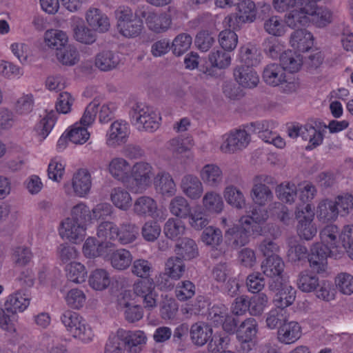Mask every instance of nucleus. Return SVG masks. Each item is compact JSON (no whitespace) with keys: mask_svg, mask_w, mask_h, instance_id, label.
Listing matches in <instances>:
<instances>
[{"mask_svg":"<svg viewBox=\"0 0 353 353\" xmlns=\"http://www.w3.org/2000/svg\"><path fill=\"white\" fill-rule=\"evenodd\" d=\"M138 280L133 284L132 294L130 291H124L118 297V305L121 308L138 309L139 299L143 301L145 307L156 306V299L152 290L154 288V282L152 279H143Z\"/></svg>","mask_w":353,"mask_h":353,"instance_id":"f257e3e1","label":"nucleus"},{"mask_svg":"<svg viewBox=\"0 0 353 353\" xmlns=\"http://www.w3.org/2000/svg\"><path fill=\"white\" fill-rule=\"evenodd\" d=\"M129 175L126 187L132 193L138 194L145 192L152 185L156 174L151 163L140 161L131 166Z\"/></svg>","mask_w":353,"mask_h":353,"instance_id":"f03ea898","label":"nucleus"},{"mask_svg":"<svg viewBox=\"0 0 353 353\" xmlns=\"http://www.w3.org/2000/svg\"><path fill=\"white\" fill-rule=\"evenodd\" d=\"M130 115L132 123L139 130L150 132L159 128L161 119L157 111L143 103L134 104L130 112Z\"/></svg>","mask_w":353,"mask_h":353,"instance_id":"7ed1b4c3","label":"nucleus"},{"mask_svg":"<svg viewBox=\"0 0 353 353\" xmlns=\"http://www.w3.org/2000/svg\"><path fill=\"white\" fill-rule=\"evenodd\" d=\"M130 134L129 123L123 119L112 122L105 134V143L108 147L116 148L125 144Z\"/></svg>","mask_w":353,"mask_h":353,"instance_id":"20e7f679","label":"nucleus"},{"mask_svg":"<svg viewBox=\"0 0 353 353\" xmlns=\"http://www.w3.org/2000/svg\"><path fill=\"white\" fill-rule=\"evenodd\" d=\"M334 251L325 245L316 243L312 245L307 254L310 268L318 274H323L327 270V257L334 254Z\"/></svg>","mask_w":353,"mask_h":353,"instance_id":"39448f33","label":"nucleus"},{"mask_svg":"<svg viewBox=\"0 0 353 353\" xmlns=\"http://www.w3.org/2000/svg\"><path fill=\"white\" fill-rule=\"evenodd\" d=\"M185 270V263L180 257H170L165 262L164 272L159 274L158 282L163 288L172 287L170 279L175 281L180 279Z\"/></svg>","mask_w":353,"mask_h":353,"instance_id":"423d86ee","label":"nucleus"},{"mask_svg":"<svg viewBox=\"0 0 353 353\" xmlns=\"http://www.w3.org/2000/svg\"><path fill=\"white\" fill-rule=\"evenodd\" d=\"M220 149L225 153H234L245 148L250 142V136L245 130H235L223 137Z\"/></svg>","mask_w":353,"mask_h":353,"instance_id":"0eeeda50","label":"nucleus"},{"mask_svg":"<svg viewBox=\"0 0 353 353\" xmlns=\"http://www.w3.org/2000/svg\"><path fill=\"white\" fill-rule=\"evenodd\" d=\"M86 229L85 223L66 218L61 223L59 235L71 243H79L85 237Z\"/></svg>","mask_w":353,"mask_h":353,"instance_id":"6e6552de","label":"nucleus"},{"mask_svg":"<svg viewBox=\"0 0 353 353\" xmlns=\"http://www.w3.org/2000/svg\"><path fill=\"white\" fill-rule=\"evenodd\" d=\"M259 182H255L251 190L250 195L253 202L259 205H266L273 199V193L268 186L263 183H272V178L266 175L257 177Z\"/></svg>","mask_w":353,"mask_h":353,"instance_id":"1a4fd4ad","label":"nucleus"},{"mask_svg":"<svg viewBox=\"0 0 353 353\" xmlns=\"http://www.w3.org/2000/svg\"><path fill=\"white\" fill-rule=\"evenodd\" d=\"M242 312L243 310L236 312L234 310H212L209 316L214 323L221 325L225 332L233 333L236 327L238 316L241 315Z\"/></svg>","mask_w":353,"mask_h":353,"instance_id":"9d476101","label":"nucleus"},{"mask_svg":"<svg viewBox=\"0 0 353 353\" xmlns=\"http://www.w3.org/2000/svg\"><path fill=\"white\" fill-rule=\"evenodd\" d=\"M121 61V59L118 52L104 50L95 55L94 65L101 72H110L119 68Z\"/></svg>","mask_w":353,"mask_h":353,"instance_id":"9b49d317","label":"nucleus"},{"mask_svg":"<svg viewBox=\"0 0 353 353\" xmlns=\"http://www.w3.org/2000/svg\"><path fill=\"white\" fill-rule=\"evenodd\" d=\"M302 334V327L298 322L285 321L278 330L277 339L281 343L290 345L299 340Z\"/></svg>","mask_w":353,"mask_h":353,"instance_id":"f8f14e48","label":"nucleus"},{"mask_svg":"<svg viewBox=\"0 0 353 353\" xmlns=\"http://www.w3.org/2000/svg\"><path fill=\"white\" fill-rule=\"evenodd\" d=\"M85 19L88 26L95 32L103 33L110 28L108 17L97 8L90 7L85 13Z\"/></svg>","mask_w":353,"mask_h":353,"instance_id":"ddd939ff","label":"nucleus"},{"mask_svg":"<svg viewBox=\"0 0 353 353\" xmlns=\"http://www.w3.org/2000/svg\"><path fill=\"white\" fill-rule=\"evenodd\" d=\"M234 78L242 88L252 89L259 83V77L252 67L239 65L234 69Z\"/></svg>","mask_w":353,"mask_h":353,"instance_id":"4468645a","label":"nucleus"},{"mask_svg":"<svg viewBox=\"0 0 353 353\" xmlns=\"http://www.w3.org/2000/svg\"><path fill=\"white\" fill-rule=\"evenodd\" d=\"M130 169V163L125 159L120 157H113L108 165V171L110 174L125 185L129 181Z\"/></svg>","mask_w":353,"mask_h":353,"instance_id":"2eb2a0df","label":"nucleus"},{"mask_svg":"<svg viewBox=\"0 0 353 353\" xmlns=\"http://www.w3.org/2000/svg\"><path fill=\"white\" fill-rule=\"evenodd\" d=\"M156 191L165 197H172L176 193V183L169 172H157L152 181Z\"/></svg>","mask_w":353,"mask_h":353,"instance_id":"dca6fc26","label":"nucleus"},{"mask_svg":"<svg viewBox=\"0 0 353 353\" xmlns=\"http://www.w3.org/2000/svg\"><path fill=\"white\" fill-rule=\"evenodd\" d=\"M143 17L148 29L155 33L165 32L171 27L172 19L168 13L148 12Z\"/></svg>","mask_w":353,"mask_h":353,"instance_id":"f3484780","label":"nucleus"},{"mask_svg":"<svg viewBox=\"0 0 353 353\" xmlns=\"http://www.w3.org/2000/svg\"><path fill=\"white\" fill-rule=\"evenodd\" d=\"M180 187L182 192L192 200L199 199L203 193V185L201 181L194 174L183 176Z\"/></svg>","mask_w":353,"mask_h":353,"instance_id":"a211bd4d","label":"nucleus"},{"mask_svg":"<svg viewBox=\"0 0 353 353\" xmlns=\"http://www.w3.org/2000/svg\"><path fill=\"white\" fill-rule=\"evenodd\" d=\"M123 337L128 353H141L147 342V336L141 330L133 332H119Z\"/></svg>","mask_w":353,"mask_h":353,"instance_id":"6ab92c4d","label":"nucleus"},{"mask_svg":"<svg viewBox=\"0 0 353 353\" xmlns=\"http://www.w3.org/2000/svg\"><path fill=\"white\" fill-rule=\"evenodd\" d=\"M213 330L207 323L199 321L193 323L190 329L192 343L197 347H203L212 339Z\"/></svg>","mask_w":353,"mask_h":353,"instance_id":"aec40b11","label":"nucleus"},{"mask_svg":"<svg viewBox=\"0 0 353 353\" xmlns=\"http://www.w3.org/2000/svg\"><path fill=\"white\" fill-rule=\"evenodd\" d=\"M72 186L74 195L85 197L92 186L91 175L88 170L84 168L78 170L72 176Z\"/></svg>","mask_w":353,"mask_h":353,"instance_id":"412c9836","label":"nucleus"},{"mask_svg":"<svg viewBox=\"0 0 353 353\" xmlns=\"http://www.w3.org/2000/svg\"><path fill=\"white\" fill-rule=\"evenodd\" d=\"M134 214L139 216H157L158 205L157 201L149 196H141L137 198L133 205Z\"/></svg>","mask_w":353,"mask_h":353,"instance_id":"4be33fe9","label":"nucleus"},{"mask_svg":"<svg viewBox=\"0 0 353 353\" xmlns=\"http://www.w3.org/2000/svg\"><path fill=\"white\" fill-rule=\"evenodd\" d=\"M200 177L207 186L217 188L222 183L223 172L216 164L208 163L201 168Z\"/></svg>","mask_w":353,"mask_h":353,"instance_id":"5701e85b","label":"nucleus"},{"mask_svg":"<svg viewBox=\"0 0 353 353\" xmlns=\"http://www.w3.org/2000/svg\"><path fill=\"white\" fill-rule=\"evenodd\" d=\"M261 270L268 277L272 279L282 278L285 263L279 256L265 258L261 263Z\"/></svg>","mask_w":353,"mask_h":353,"instance_id":"b1692460","label":"nucleus"},{"mask_svg":"<svg viewBox=\"0 0 353 353\" xmlns=\"http://www.w3.org/2000/svg\"><path fill=\"white\" fill-rule=\"evenodd\" d=\"M299 9L292 10L285 16V23L291 28H294L299 26H304L310 23V17L307 13V10H305L308 3L307 1L299 0Z\"/></svg>","mask_w":353,"mask_h":353,"instance_id":"393cba45","label":"nucleus"},{"mask_svg":"<svg viewBox=\"0 0 353 353\" xmlns=\"http://www.w3.org/2000/svg\"><path fill=\"white\" fill-rule=\"evenodd\" d=\"M290 43L294 50L306 52L313 46V36L305 29H299L291 34Z\"/></svg>","mask_w":353,"mask_h":353,"instance_id":"a878e982","label":"nucleus"},{"mask_svg":"<svg viewBox=\"0 0 353 353\" xmlns=\"http://www.w3.org/2000/svg\"><path fill=\"white\" fill-rule=\"evenodd\" d=\"M336 210L333 200L329 199L321 200L316 208L319 221L324 223L336 221L339 216V211Z\"/></svg>","mask_w":353,"mask_h":353,"instance_id":"bb28decb","label":"nucleus"},{"mask_svg":"<svg viewBox=\"0 0 353 353\" xmlns=\"http://www.w3.org/2000/svg\"><path fill=\"white\" fill-rule=\"evenodd\" d=\"M250 236L245 229L240 228L238 225H233L225 233L227 243L235 249L246 245L249 242Z\"/></svg>","mask_w":353,"mask_h":353,"instance_id":"cd10ccee","label":"nucleus"},{"mask_svg":"<svg viewBox=\"0 0 353 353\" xmlns=\"http://www.w3.org/2000/svg\"><path fill=\"white\" fill-rule=\"evenodd\" d=\"M88 283L92 289L96 291H103L107 289L111 283L110 274L105 269L97 268L90 272Z\"/></svg>","mask_w":353,"mask_h":353,"instance_id":"c85d7f7f","label":"nucleus"},{"mask_svg":"<svg viewBox=\"0 0 353 353\" xmlns=\"http://www.w3.org/2000/svg\"><path fill=\"white\" fill-rule=\"evenodd\" d=\"M108 261L114 269L125 270L132 264V255L129 250L119 248L110 254Z\"/></svg>","mask_w":353,"mask_h":353,"instance_id":"c756f323","label":"nucleus"},{"mask_svg":"<svg viewBox=\"0 0 353 353\" xmlns=\"http://www.w3.org/2000/svg\"><path fill=\"white\" fill-rule=\"evenodd\" d=\"M119 226L112 221H101L97 228V236L101 243H109V248L112 246L111 241H117L118 238Z\"/></svg>","mask_w":353,"mask_h":353,"instance_id":"7c9ffc66","label":"nucleus"},{"mask_svg":"<svg viewBox=\"0 0 353 353\" xmlns=\"http://www.w3.org/2000/svg\"><path fill=\"white\" fill-rule=\"evenodd\" d=\"M223 197L228 205L232 208L241 210L246 205V199L240 189L234 185H227L223 192Z\"/></svg>","mask_w":353,"mask_h":353,"instance_id":"2f4dec72","label":"nucleus"},{"mask_svg":"<svg viewBox=\"0 0 353 353\" xmlns=\"http://www.w3.org/2000/svg\"><path fill=\"white\" fill-rule=\"evenodd\" d=\"M286 75L284 69L277 63L266 65L263 72V79L269 85L279 86Z\"/></svg>","mask_w":353,"mask_h":353,"instance_id":"473e14b6","label":"nucleus"},{"mask_svg":"<svg viewBox=\"0 0 353 353\" xmlns=\"http://www.w3.org/2000/svg\"><path fill=\"white\" fill-rule=\"evenodd\" d=\"M258 332V324L254 319L249 318L244 321L236 331V337L243 343L252 341Z\"/></svg>","mask_w":353,"mask_h":353,"instance_id":"72a5a7b5","label":"nucleus"},{"mask_svg":"<svg viewBox=\"0 0 353 353\" xmlns=\"http://www.w3.org/2000/svg\"><path fill=\"white\" fill-rule=\"evenodd\" d=\"M299 134L303 140L308 141V145L305 147L306 150H312L322 143V133L312 125L301 126Z\"/></svg>","mask_w":353,"mask_h":353,"instance_id":"f704fd0d","label":"nucleus"},{"mask_svg":"<svg viewBox=\"0 0 353 353\" xmlns=\"http://www.w3.org/2000/svg\"><path fill=\"white\" fill-rule=\"evenodd\" d=\"M168 209L172 215L180 219H186L191 211L189 202L181 195L175 196L170 200Z\"/></svg>","mask_w":353,"mask_h":353,"instance_id":"c9c22d12","label":"nucleus"},{"mask_svg":"<svg viewBox=\"0 0 353 353\" xmlns=\"http://www.w3.org/2000/svg\"><path fill=\"white\" fill-rule=\"evenodd\" d=\"M204 209L210 213L219 214L224 208V203L220 194L211 190L205 193L202 199Z\"/></svg>","mask_w":353,"mask_h":353,"instance_id":"e433bc0d","label":"nucleus"},{"mask_svg":"<svg viewBox=\"0 0 353 353\" xmlns=\"http://www.w3.org/2000/svg\"><path fill=\"white\" fill-rule=\"evenodd\" d=\"M261 57L260 50L252 44L248 43L239 50V59L245 66L257 65L261 61Z\"/></svg>","mask_w":353,"mask_h":353,"instance_id":"4c0bfd02","label":"nucleus"},{"mask_svg":"<svg viewBox=\"0 0 353 353\" xmlns=\"http://www.w3.org/2000/svg\"><path fill=\"white\" fill-rule=\"evenodd\" d=\"M139 236V228L131 222H123L119 226L117 241L121 245L133 243Z\"/></svg>","mask_w":353,"mask_h":353,"instance_id":"58836bf2","label":"nucleus"},{"mask_svg":"<svg viewBox=\"0 0 353 353\" xmlns=\"http://www.w3.org/2000/svg\"><path fill=\"white\" fill-rule=\"evenodd\" d=\"M280 65L285 70L291 73L298 72L303 65V59L301 54L292 50L283 52L280 56Z\"/></svg>","mask_w":353,"mask_h":353,"instance_id":"ea45409f","label":"nucleus"},{"mask_svg":"<svg viewBox=\"0 0 353 353\" xmlns=\"http://www.w3.org/2000/svg\"><path fill=\"white\" fill-rule=\"evenodd\" d=\"M30 301V295L19 290L7 296L4 306L5 309H27Z\"/></svg>","mask_w":353,"mask_h":353,"instance_id":"a19ab883","label":"nucleus"},{"mask_svg":"<svg viewBox=\"0 0 353 353\" xmlns=\"http://www.w3.org/2000/svg\"><path fill=\"white\" fill-rule=\"evenodd\" d=\"M109 243H96L94 237H89L86 239L83 246V252L86 257L95 258L97 256H105L106 250L109 248Z\"/></svg>","mask_w":353,"mask_h":353,"instance_id":"79ce46f5","label":"nucleus"},{"mask_svg":"<svg viewBox=\"0 0 353 353\" xmlns=\"http://www.w3.org/2000/svg\"><path fill=\"white\" fill-rule=\"evenodd\" d=\"M285 19L283 20L281 17L274 15L265 20L263 23L264 30L267 33L274 37H282L287 31Z\"/></svg>","mask_w":353,"mask_h":353,"instance_id":"37998d69","label":"nucleus"},{"mask_svg":"<svg viewBox=\"0 0 353 353\" xmlns=\"http://www.w3.org/2000/svg\"><path fill=\"white\" fill-rule=\"evenodd\" d=\"M339 231L336 225L330 224L326 225L320 232L321 243L323 245H325L331 250L337 248L339 243Z\"/></svg>","mask_w":353,"mask_h":353,"instance_id":"c03bdc74","label":"nucleus"},{"mask_svg":"<svg viewBox=\"0 0 353 353\" xmlns=\"http://www.w3.org/2000/svg\"><path fill=\"white\" fill-rule=\"evenodd\" d=\"M56 56L60 63L68 66L76 65L80 60L78 50L72 45L67 46L57 51Z\"/></svg>","mask_w":353,"mask_h":353,"instance_id":"a18cd8bd","label":"nucleus"},{"mask_svg":"<svg viewBox=\"0 0 353 353\" xmlns=\"http://www.w3.org/2000/svg\"><path fill=\"white\" fill-rule=\"evenodd\" d=\"M110 200L115 207L123 210H127L132 203V197L126 190L118 187L112 190Z\"/></svg>","mask_w":353,"mask_h":353,"instance_id":"49530a36","label":"nucleus"},{"mask_svg":"<svg viewBox=\"0 0 353 353\" xmlns=\"http://www.w3.org/2000/svg\"><path fill=\"white\" fill-rule=\"evenodd\" d=\"M185 231L184 223L176 218H169L163 227V233L170 239L175 240L182 236Z\"/></svg>","mask_w":353,"mask_h":353,"instance_id":"de8ad7c7","label":"nucleus"},{"mask_svg":"<svg viewBox=\"0 0 353 353\" xmlns=\"http://www.w3.org/2000/svg\"><path fill=\"white\" fill-rule=\"evenodd\" d=\"M68 279L74 283H81L85 281L87 270L85 267L79 262H70L65 268Z\"/></svg>","mask_w":353,"mask_h":353,"instance_id":"09e8293b","label":"nucleus"},{"mask_svg":"<svg viewBox=\"0 0 353 353\" xmlns=\"http://www.w3.org/2000/svg\"><path fill=\"white\" fill-rule=\"evenodd\" d=\"M68 42V36L66 33L59 30H50L45 33V43L46 45L52 48L59 50L62 49L61 47H65V45Z\"/></svg>","mask_w":353,"mask_h":353,"instance_id":"8fccbe9b","label":"nucleus"},{"mask_svg":"<svg viewBox=\"0 0 353 353\" xmlns=\"http://www.w3.org/2000/svg\"><path fill=\"white\" fill-rule=\"evenodd\" d=\"M250 126L253 128V132L259 134V137L265 142L269 143L276 134L273 132L275 124L272 121H261L252 123Z\"/></svg>","mask_w":353,"mask_h":353,"instance_id":"3c124183","label":"nucleus"},{"mask_svg":"<svg viewBox=\"0 0 353 353\" xmlns=\"http://www.w3.org/2000/svg\"><path fill=\"white\" fill-rule=\"evenodd\" d=\"M319 285V277L312 272L304 271L299 274L297 279V286L301 291L311 292L314 291Z\"/></svg>","mask_w":353,"mask_h":353,"instance_id":"603ef678","label":"nucleus"},{"mask_svg":"<svg viewBox=\"0 0 353 353\" xmlns=\"http://www.w3.org/2000/svg\"><path fill=\"white\" fill-rule=\"evenodd\" d=\"M238 19L243 23L253 22L256 17V8L252 0H241L238 4Z\"/></svg>","mask_w":353,"mask_h":353,"instance_id":"864d4df0","label":"nucleus"},{"mask_svg":"<svg viewBox=\"0 0 353 353\" xmlns=\"http://www.w3.org/2000/svg\"><path fill=\"white\" fill-rule=\"evenodd\" d=\"M34 108V97L32 94H23L14 103V110L17 114L25 116L32 112Z\"/></svg>","mask_w":353,"mask_h":353,"instance_id":"5fc2aeb1","label":"nucleus"},{"mask_svg":"<svg viewBox=\"0 0 353 353\" xmlns=\"http://www.w3.org/2000/svg\"><path fill=\"white\" fill-rule=\"evenodd\" d=\"M119 32L125 37L134 38L138 37L143 30V22L134 18L127 22L117 26Z\"/></svg>","mask_w":353,"mask_h":353,"instance_id":"6e6d98bb","label":"nucleus"},{"mask_svg":"<svg viewBox=\"0 0 353 353\" xmlns=\"http://www.w3.org/2000/svg\"><path fill=\"white\" fill-rule=\"evenodd\" d=\"M154 267L151 261L144 259H137L132 262V273L141 279H151Z\"/></svg>","mask_w":353,"mask_h":353,"instance_id":"4d7b16f0","label":"nucleus"},{"mask_svg":"<svg viewBox=\"0 0 353 353\" xmlns=\"http://www.w3.org/2000/svg\"><path fill=\"white\" fill-rule=\"evenodd\" d=\"M65 162L61 157L52 158L48 165V178L54 181L59 182L65 173Z\"/></svg>","mask_w":353,"mask_h":353,"instance_id":"13d9d810","label":"nucleus"},{"mask_svg":"<svg viewBox=\"0 0 353 353\" xmlns=\"http://www.w3.org/2000/svg\"><path fill=\"white\" fill-rule=\"evenodd\" d=\"M194 145L192 137H177L169 141V146L173 153L181 154L191 150Z\"/></svg>","mask_w":353,"mask_h":353,"instance_id":"bf43d9fd","label":"nucleus"},{"mask_svg":"<svg viewBox=\"0 0 353 353\" xmlns=\"http://www.w3.org/2000/svg\"><path fill=\"white\" fill-rule=\"evenodd\" d=\"M211 65L219 69L228 68L231 63V57L228 52L218 49L214 50L208 55Z\"/></svg>","mask_w":353,"mask_h":353,"instance_id":"052dcab7","label":"nucleus"},{"mask_svg":"<svg viewBox=\"0 0 353 353\" xmlns=\"http://www.w3.org/2000/svg\"><path fill=\"white\" fill-rule=\"evenodd\" d=\"M176 252L185 259H191L197 256L198 249L194 240L184 238L176 245Z\"/></svg>","mask_w":353,"mask_h":353,"instance_id":"680f3d73","label":"nucleus"},{"mask_svg":"<svg viewBox=\"0 0 353 353\" xmlns=\"http://www.w3.org/2000/svg\"><path fill=\"white\" fill-rule=\"evenodd\" d=\"M192 38L187 33H181L177 35L172 43L173 53L176 56H181L189 50L192 45Z\"/></svg>","mask_w":353,"mask_h":353,"instance_id":"e2e57ef3","label":"nucleus"},{"mask_svg":"<svg viewBox=\"0 0 353 353\" xmlns=\"http://www.w3.org/2000/svg\"><path fill=\"white\" fill-rule=\"evenodd\" d=\"M93 31L83 24L77 25L73 28L74 37L80 43L92 44L97 39V36Z\"/></svg>","mask_w":353,"mask_h":353,"instance_id":"0e129e2a","label":"nucleus"},{"mask_svg":"<svg viewBox=\"0 0 353 353\" xmlns=\"http://www.w3.org/2000/svg\"><path fill=\"white\" fill-rule=\"evenodd\" d=\"M333 203L341 216L347 215L353 210V196L351 194H340L333 200Z\"/></svg>","mask_w":353,"mask_h":353,"instance_id":"69168bd1","label":"nucleus"},{"mask_svg":"<svg viewBox=\"0 0 353 353\" xmlns=\"http://www.w3.org/2000/svg\"><path fill=\"white\" fill-rule=\"evenodd\" d=\"M68 137L73 143L83 144L88 140L90 134L87 130V127L76 123L68 132Z\"/></svg>","mask_w":353,"mask_h":353,"instance_id":"338daca9","label":"nucleus"},{"mask_svg":"<svg viewBox=\"0 0 353 353\" xmlns=\"http://www.w3.org/2000/svg\"><path fill=\"white\" fill-rule=\"evenodd\" d=\"M335 283L339 290L346 295L353 293V276L349 273L341 272L335 279Z\"/></svg>","mask_w":353,"mask_h":353,"instance_id":"774afa93","label":"nucleus"}]
</instances>
